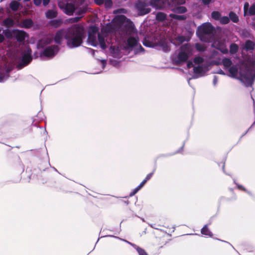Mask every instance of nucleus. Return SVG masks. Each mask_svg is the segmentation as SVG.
Returning <instances> with one entry per match:
<instances>
[{"mask_svg": "<svg viewBox=\"0 0 255 255\" xmlns=\"http://www.w3.org/2000/svg\"><path fill=\"white\" fill-rule=\"evenodd\" d=\"M2 0H0V2L2 1Z\"/></svg>", "mask_w": 255, "mask_h": 255, "instance_id": "864d4df0", "label": "nucleus"}, {"mask_svg": "<svg viewBox=\"0 0 255 255\" xmlns=\"http://www.w3.org/2000/svg\"><path fill=\"white\" fill-rule=\"evenodd\" d=\"M173 11L175 13H183L186 11V8L184 6H178L174 8Z\"/></svg>", "mask_w": 255, "mask_h": 255, "instance_id": "a878e982", "label": "nucleus"}, {"mask_svg": "<svg viewBox=\"0 0 255 255\" xmlns=\"http://www.w3.org/2000/svg\"><path fill=\"white\" fill-rule=\"evenodd\" d=\"M138 190H137V188H135L133 190V191L132 193L130 194V195H131V196L133 195L134 194H135L137 192H138Z\"/></svg>", "mask_w": 255, "mask_h": 255, "instance_id": "a18cd8bd", "label": "nucleus"}, {"mask_svg": "<svg viewBox=\"0 0 255 255\" xmlns=\"http://www.w3.org/2000/svg\"><path fill=\"white\" fill-rule=\"evenodd\" d=\"M222 64L225 68H229L231 66L232 62L230 59L226 58L223 59Z\"/></svg>", "mask_w": 255, "mask_h": 255, "instance_id": "b1692460", "label": "nucleus"}, {"mask_svg": "<svg viewBox=\"0 0 255 255\" xmlns=\"http://www.w3.org/2000/svg\"><path fill=\"white\" fill-rule=\"evenodd\" d=\"M217 73L220 74L225 75L224 71L222 70H219Z\"/></svg>", "mask_w": 255, "mask_h": 255, "instance_id": "de8ad7c7", "label": "nucleus"}, {"mask_svg": "<svg viewBox=\"0 0 255 255\" xmlns=\"http://www.w3.org/2000/svg\"><path fill=\"white\" fill-rule=\"evenodd\" d=\"M42 0H33L34 3L36 5H39L41 4Z\"/></svg>", "mask_w": 255, "mask_h": 255, "instance_id": "4c0bfd02", "label": "nucleus"}, {"mask_svg": "<svg viewBox=\"0 0 255 255\" xmlns=\"http://www.w3.org/2000/svg\"><path fill=\"white\" fill-rule=\"evenodd\" d=\"M253 100V103H254V104H255V101H254V99L252 98Z\"/></svg>", "mask_w": 255, "mask_h": 255, "instance_id": "603ef678", "label": "nucleus"}, {"mask_svg": "<svg viewBox=\"0 0 255 255\" xmlns=\"http://www.w3.org/2000/svg\"><path fill=\"white\" fill-rule=\"evenodd\" d=\"M3 24L7 26V27H9V26H11L13 25V21L12 20V19H11V18H6L3 21Z\"/></svg>", "mask_w": 255, "mask_h": 255, "instance_id": "cd10ccee", "label": "nucleus"}, {"mask_svg": "<svg viewBox=\"0 0 255 255\" xmlns=\"http://www.w3.org/2000/svg\"><path fill=\"white\" fill-rule=\"evenodd\" d=\"M62 23V21L61 20H51L49 22V24L54 27H58Z\"/></svg>", "mask_w": 255, "mask_h": 255, "instance_id": "bb28decb", "label": "nucleus"}, {"mask_svg": "<svg viewBox=\"0 0 255 255\" xmlns=\"http://www.w3.org/2000/svg\"><path fill=\"white\" fill-rule=\"evenodd\" d=\"M219 20L221 24H226L229 22L230 19L227 16H223L221 17Z\"/></svg>", "mask_w": 255, "mask_h": 255, "instance_id": "c756f323", "label": "nucleus"}, {"mask_svg": "<svg viewBox=\"0 0 255 255\" xmlns=\"http://www.w3.org/2000/svg\"><path fill=\"white\" fill-rule=\"evenodd\" d=\"M50 0H43V4L44 6H46V5H47L49 1H50Z\"/></svg>", "mask_w": 255, "mask_h": 255, "instance_id": "a19ab883", "label": "nucleus"}, {"mask_svg": "<svg viewBox=\"0 0 255 255\" xmlns=\"http://www.w3.org/2000/svg\"><path fill=\"white\" fill-rule=\"evenodd\" d=\"M238 187H239V189H243V187H242V186H241L239 185V186H238Z\"/></svg>", "mask_w": 255, "mask_h": 255, "instance_id": "3c124183", "label": "nucleus"}, {"mask_svg": "<svg viewBox=\"0 0 255 255\" xmlns=\"http://www.w3.org/2000/svg\"><path fill=\"white\" fill-rule=\"evenodd\" d=\"M128 243L135 249V250L137 251V253H138L139 255H148L147 253L145 252V251L144 250H143V249L137 247L135 245L132 244L129 242H128Z\"/></svg>", "mask_w": 255, "mask_h": 255, "instance_id": "a211bd4d", "label": "nucleus"}, {"mask_svg": "<svg viewBox=\"0 0 255 255\" xmlns=\"http://www.w3.org/2000/svg\"><path fill=\"white\" fill-rule=\"evenodd\" d=\"M239 50L238 46L235 43H232L230 45V52L231 54H236Z\"/></svg>", "mask_w": 255, "mask_h": 255, "instance_id": "4be33fe9", "label": "nucleus"}, {"mask_svg": "<svg viewBox=\"0 0 255 255\" xmlns=\"http://www.w3.org/2000/svg\"><path fill=\"white\" fill-rule=\"evenodd\" d=\"M80 17H76L74 18H73L72 20V22H77L79 19H80Z\"/></svg>", "mask_w": 255, "mask_h": 255, "instance_id": "37998d69", "label": "nucleus"}, {"mask_svg": "<svg viewBox=\"0 0 255 255\" xmlns=\"http://www.w3.org/2000/svg\"><path fill=\"white\" fill-rule=\"evenodd\" d=\"M45 14L47 18H53L56 17L57 12L53 10H49L46 12Z\"/></svg>", "mask_w": 255, "mask_h": 255, "instance_id": "6ab92c4d", "label": "nucleus"}, {"mask_svg": "<svg viewBox=\"0 0 255 255\" xmlns=\"http://www.w3.org/2000/svg\"><path fill=\"white\" fill-rule=\"evenodd\" d=\"M101 62L102 66V68L104 69L106 66V61L105 60H101Z\"/></svg>", "mask_w": 255, "mask_h": 255, "instance_id": "ea45409f", "label": "nucleus"}, {"mask_svg": "<svg viewBox=\"0 0 255 255\" xmlns=\"http://www.w3.org/2000/svg\"><path fill=\"white\" fill-rule=\"evenodd\" d=\"M13 36L17 40L20 42H23L25 39L27 37V34L24 31L18 30L13 32Z\"/></svg>", "mask_w": 255, "mask_h": 255, "instance_id": "4468645a", "label": "nucleus"}, {"mask_svg": "<svg viewBox=\"0 0 255 255\" xmlns=\"http://www.w3.org/2000/svg\"><path fill=\"white\" fill-rule=\"evenodd\" d=\"M254 48V44L251 40H247L244 46V49L247 51L253 50Z\"/></svg>", "mask_w": 255, "mask_h": 255, "instance_id": "f3484780", "label": "nucleus"}, {"mask_svg": "<svg viewBox=\"0 0 255 255\" xmlns=\"http://www.w3.org/2000/svg\"><path fill=\"white\" fill-rule=\"evenodd\" d=\"M189 40V38H187L183 35H180L175 34L174 36L171 37V42L175 45H179L185 41H188Z\"/></svg>", "mask_w": 255, "mask_h": 255, "instance_id": "ddd939ff", "label": "nucleus"}, {"mask_svg": "<svg viewBox=\"0 0 255 255\" xmlns=\"http://www.w3.org/2000/svg\"><path fill=\"white\" fill-rule=\"evenodd\" d=\"M21 24L22 26L24 28H30L33 25V21L31 19H26L21 23Z\"/></svg>", "mask_w": 255, "mask_h": 255, "instance_id": "dca6fc26", "label": "nucleus"}, {"mask_svg": "<svg viewBox=\"0 0 255 255\" xmlns=\"http://www.w3.org/2000/svg\"><path fill=\"white\" fill-rule=\"evenodd\" d=\"M218 77L216 76H214L213 81V84L214 86H216L218 83Z\"/></svg>", "mask_w": 255, "mask_h": 255, "instance_id": "f704fd0d", "label": "nucleus"}, {"mask_svg": "<svg viewBox=\"0 0 255 255\" xmlns=\"http://www.w3.org/2000/svg\"><path fill=\"white\" fill-rule=\"evenodd\" d=\"M127 12V10L125 9H123V8H121V9H119L118 10H115L114 11V13H126Z\"/></svg>", "mask_w": 255, "mask_h": 255, "instance_id": "473e14b6", "label": "nucleus"}, {"mask_svg": "<svg viewBox=\"0 0 255 255\" xmlns=\"http://www.w3.org/2000/svg\"><path fill=\"white\" fill-rule=\"evenodd\" d=\"M4 34L7 37L12 36L11 32L9 30H4L0 28V43L2 42L4 39ZM11 70L10 67L7 66L6 64L0 60V82H3L7 79L9 76V72Z\"/></svg>", "mask_w": 255, "mask_h": 255, "instance_id": "9d476101", "label": "nucleus"}, {"mask_svg": "<svg viewBox=\"0 0 255 255\" xmlns=\"http://www.w3.org/2000/svg\"><path fill=\"white\" fill-rule=\"evenodd\" d=\"M104 4L106 8H109L112 7L113 5V2L112 0H104Z\"/></svg>", "mask_w": 255, "mask_h": 255, "instance_id": "7c9ffc66", "label": "nucleus"}, {"mask_svg": "<svg viewBox=\"0 0 255 255\" xmlns=\"http://www.w3.org/2000/svg\"><path fill=\"white\" fill-rule=\"evenodd\" d=\"M248 13L250 15L255 14V4H253L250 7Z\"/></svg>", "mask_w": 255, "mask_h": 255, "instance_id": "2f4dec72", "label": "nucleus"}, {"mask_svg": "<svg viewBox=\"0 0 255 255\" xmlns=\"http://www.w3.org/2000/svg\"><path fill=\"white\" fill-rule=\"evenodd\" d=\"M229 19L235 23H237L239 21L238 15L234 12L231 11L229 13Z\"/></svg>", "mask_w": 255, "mask_h": 255, "instance_id": "5701e85b", "label": "nucleus"}, {"mask_svg": "<svg viewBox=\"0 0 255 255\" xmlns=\"http://www.w3.org/2000/svg\"><path fill=\"white\" fill-rule=\"evenodd\" d=\"M65 36L68 46L70 48L77 47L81 45L85 37L83 27L79 24L73 25L66 31L64 29L58 30L55 34L54 42L60 44Z\"/></svg>", "mask_w": 255, "mask_h": 255, "instance_id": "f03ea898", "label": "nucleus"}, {"mask_svg": "<svg viewBox=\"0 0 255 255\" xmlns=\"http://www.w3.org/2000/svg\"><path fill=\"white\" fill-rule=\"evenodd\" d=\"M142 187L140 186V185H139L137 187V189L138 190V191Z\"/></svg>", "mask_w": 255, "mask_h": 255, "instance_id": "8fccbe9b", "label": "nucleus"}, {"mask_svg": "<svg viewBox=\"0 0 255 255\" xmlns=\"http://www.w3.org/2000/svg\"><path fill=\"white\" fill-rule=\"evenodd\" d=\"M31 50L27 45H20L19 49H16V53L14 54L15 61L18 64L19 69L27 65L31 60Z\"/></svg>", "mask_w": 255, "mask_h": 255, "instance_id": "0eeeda50", "label": "nucleus"}, {"mask_svg": "<svg viewBox=\"0 0 255 255\" xmlns=\"http://www.w3.org/2000/svg\"><path fill=\"white\" fill-rule=\"evenodd\" d=\"M160 2L166 4L165 0H138L135 3V6L140 15L148 13L151 9L149 6L156 7Z\"/></svg>", "mask_w": 255, "mask_h": 255, "instance_id": "1a4fd4ad", "label": "nucleus"}, {"mask_svg": "<svg viewBox=\"0 0 255 255\" xmlns=\"http://www.w3.org/2000/svg\"><path fill=\"white\" fill-rule=\"evenodd\" d=\"M249 7V3L248 2H246L245 3V4H244V7L245 15L247 14V13H248V10Z\"/></svg>", "mask_w": 255, "mask_h": 255, "instance_id": "72a5a7b5", "label": "nucleus"}, {"mask_svg": "<svg viewBox=\"0 0 255 255\" xmlns=\"http://www.w3.org/2000/svg\"><path fill=\"white\" fill-rule=\"evenodd\" d=\"M3 12V9L2 8H0V19L2 17Z\"/></svg>", "mask_w": 255, "mask_h": 255, "instance_id": "58836bf2", "label": "nucleus"}, {"mask_svg": "<svg viewBox=\"0 0 255 255\" xmlns=\"http://www.w3.org/2000/svg\"><path fill=\"white\" fill-rule=\"evenodd\" d=\"M195 48L198 51L203 52L206 49V45L205 44L197 43L195 44Z\"/></svg>", "mask_w": 255, "mask_h": 255, "instance_id": "aec40b11", "label": "nucleus"}, {"mask_svg": "<svg viewBox=\"0 0 255 255\" xmlns=\"http://www.w3.org/2000/svg\"><path fill=\"white\" fill-rule=\"evenodd\" d=\"M212 17L215 20H220L221 14L218 11H213L211 14Z\"/></svg>", "mask_w": 255, "mask_h": 255, "instance_id": "c85d7f7f", "label": "nucleus"}, {"mask_svg": "<svg viewBox=\"0 0 255 255\" xmlns=\"http://www.w3.org/2000/svg\"><path fill=\"white\" fill-rule=\"evenodd\" d=\"M146 182V181L144 179L142 182L139 184L140 186L142 187L145 184V183Z\"/></svg>", "mask_w": 255, "mask_h": 255, "instance_id": "49530a36", "label": "nucleus"}, {"mask_svg": "<svg viewBox=\"0 0 255 255\" xmlns=\"http://www.w3.org/2000/svg\"><path fill=\"white\" fill-rule=\"evenodd\" d=\"M138 190H137V188H135L133 190V191L132 193L130 194V195H131V196L133 195L134 194H135L137 192H138Z\"/></svg>", "mask_w": 255, "mask_h": 255, "instance_id": "c03bdc74", "label": "nucleus"}, {"mask_svg": "<svg viewBox=\"0 0 255 255\" xmlns=\"http://www.w3.org/2000/svg\"><path fill=\"white\" fill-rule=\"evenodd\" d=\"M201 233L205 236H207L211 237L212 236V233L207 228V226L205 225L201 230Z\"/></svg>", "mask_w": 255, "mask_h": 255, "instance_id": "412c9836", "label": "nucleus"}, {"mask_svg": "<svg viewBox=\"0 0 255 255\" xmlns=\"http://www.w3.org/2000/svg\"><path fill=\"white\" fill-rule=\"evenodd\" d=\"M90 51L91 52L92 54L93 55H94V53H95V50H93V49H90Z\"/></svg>", "mask_w": 255, "mask_h": 255, "instance_id": "09e8293b", "label": "nucleus"}, {"mask_svg": "<svg viewBox=\"0 0 255 255\" xmlns=\"http://www.w3.org/2000/svg\"><path fill=\"white\" fill-rule=\"evenodd\" d=\"M95 3L98 5H101L104 3V0H94Z\"/></svg>", "mask_w": 255, "mask_h": 255, "instance_id": "e433bc0d", "label": "nucleus"}, {"mask_svg": "<svg viewBox=\"0 0 255 255\" xmlns=\"http://www.w3.org/2000/svg\"><path fill=\"white\" fill-rule=\"evenodd\" d=\"M53 43V36L51 35L45 36L38 42V46L43 49L42 54L44 56L52 58L58 53L59 48Z\"/></svg>", "mask_w": 255, "mask_h": 255, "instance_id": "39448f33", "label": "nucleus"}, {"mask_svg": "<svg viewBox=\"0 0 255 255\" xmlns=\"http://www.w3.org/2000/svg\"><path fill=\"white\" fill-rule=\"evenodd\" d=\"M143 44L147 47H155L156 46H159L161 49L167 52L170 50L169 43L162 36L157 41L154 42H148L146 39L143 42Z\"/></svg>", "mask_w": 255, "mask_h": 255, "instance_id": "f8f14e48", "label": "nucleus"}, {"mask_svg": "<svg viewBox=\"0 0 255 255\" xmlns=\"http://www.w3.org/2000/svg\"><path fill=\"white\" fill-rule=\"evenodd\" d=\"M194 52V48L193 45L189 43L185 44L180 46L173 55V61L177 64L185 62L193 55Z\"/></svg>", "mask_w": 255, "mask_h": 255, "instance_id": "6e6552de", "label": "nucleus"}, {"mask_svg": "<svg viewBox=\"0 0 255 255\" xmlns=\"http://www.w3.org/2000/svg\"><path fill=\"white\" fill-rule=\"evenodd\" d=\"M211 0H202L203 2L205 4H208L210 2Z\"/></svg>", "mask_w": 255, "mask_h": 255, "instance_id": "79ce46f5", "label": "nucleus"}, {"mask_svg": "<svg viewBox=\"0 0 255 255\" xmlns=\"http://www.w3.org/2000/svg\"><path fill=\"white\" fill-rule=\"evenodd\" d=\"M214 28L209 22L203 23L198 27L196 34L200 39L204 42H212V46L219 50L222 53L226 54L228 49L225 41L221 39H215Z\"/></svg>", "mask_w": 255, "mask_h": 255, "instance_id": "20e7f679", "label": "nucleus"}, {"mask_svg": "<svg viewBox=\"0 0 255 255\" xmlns=\"http://www.w3.org/2000/svg\"><path fill=\"white\" fill-rule=\"evenodd\" d=\"M193 62L197 66L194 67V73L197 75L196 77H201L209 70V67L211 65H219L221 64V59L219 57V52L213 50L209 55L206 56V59L197 56L193 60V62H188L187 66L188 68L193 67Z\"/></svg>", "mask_w": 255, "mask_h": 255, "instance_id": "7ed1b4c3", "label": "nucleus"}, {"mask_svg": "<svg viewBox=\"0 0 255 255\" xmlns=\"http://www.w3.org/2000/svg\"><path fill=\"white\" fill-rule=\"evenodd\" d=\"M156 18L159 22H161L163 24H168L172 22L173 20H181L186 18L184 15H177L176 14H170L168 17L163 12H157L156 14Z\"/></svg>", "mask_w": 255, "mask_h": 255, "instance_id": "9b49d317", "label": "nucleus"}, {"mask_svg": "<svg viewBox=\"0 0 255 255\" xmlns=\"http://www.w3.org/2000/svg\"><path fill=\"white\" fill-rule=\"evenodd\" d=\"M114 21L117 26L114 31H111V27L108 26L102 28L101 32L97 33V27L91 26L87 39L88 44L95 47L100 45L103 49L111 44L110 52L113 57L117 58L122 56V50L143 49L138 43L137 33L130 20L121 15L117 16Z\"/></svg>", "mask_w": 255, "mask_h": 255, "instance_id": "f257e3e1", "label": "nucleus"}, {"mask_svg": "<svg viewBox=\"0 0 255 255\" xmlns=\"http://www.w3.org/2000/svg\"><path fill=\"white\" fill-rule=\"evenodd\" d=\"M254 125H255V123L254 124Z\"/></svg>", "mask_w": 255, "mask_h": 255, "instance_id": "5fc2aeb1", "label": "nucleus"}, {"mask_svg": "<svg viewBox=\"0 0 255 255\" xmlns=\"http://www.w3.org/2000/svg\"><path fill=\"white\" fill-rule=\"evenodd\" d=\"M168 5L183 4L185 2V0H165Z\"/></svg>", "mask_w": 255, "mask_h": 255, "instance_id": "2eb2a0df", "label": "nucleus"}, {"mask_svg": "<svg viewBox=\"0 0 255 255\" xmlns=\"http://www.w3.org/2000/svg\"><path fill=\"white\" fill-rule=\"evenodd\" d=\"M10 8L13 10H17L19 6V3L16 1H12L9 4Z\"/></svg>", "mask_w": 255, "mask_h": 255, "instance_id": "393cba45", "label": "nucleus"}, {"mask_svg": "<svg viewBox=\"0 0 255 255\" xmlns=\"http://www.w3.org/2000/svg\"><path fill=\"white\" fill-rule=\"evenodd\" d=\"M83 0H59L58 5L64 12L68 15L73 14L74 10L78 9V12L80 14L85 13L87 11L86 7L82 5Z\"/></svg>", "mask_w": 255, "mask_h": 255, "instance_id": "423d86ee", "label": "nucleus"}, {"mask_svg": "<svg viewBox=\"0 0 255 255\" xmlns=\"http://www.w3.org/2000/svg\"><path fill=\"white\" fill-rule=\"evenodd\" d=\"M153 174V173H150L148 174H147L144 180L147 182L148 180H149L151 178Z\"/></svg>", "mask_w": 255, "mask_h": 255, "instance_id": "c9c22d12", "label": "nucleus"}]
</instances>
